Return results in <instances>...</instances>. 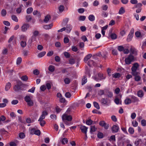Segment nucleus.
I'll use <instances>...</instances> for the list:
<instances>
[{"mask_svg": "<svg viewBox=\"0 0 146 146\" xmlns=\"http://www.w3.org/2000/svg\"><path fill=\"white\" fill-rule=\"evenodd\" d=\"M24 100L27 103L28 106H31L33 105L34 103L33 100V96H26L25 97Z\"/></svg>", "mask_w": 146, "mask_h": 146, "instance_id": "1", "label": "nucleus"}, {"mask_svg": "<svg viewBox=\"0 0 146 146\" xmlns=\"http://www.w3.org/2000/svg\"><path fill=\"white\" fill-rule=\"evenodd\" d=\"M106 78V76L101 73H98L96 77H93V79L97 81L105 79Z\"/></svg>", "mask_w": 146, "mask_h": 146, "instance_id": "2", "label": "nucleus"}, {"mask_svg": "<svg viewBox=\"0 0 146 146\" xmlns=\"http://www.w3.org/2000/svg\"><path fill=\"white\" fill-rule=\"evenodd\" d=\"M139 64L137 63L134 64L133 66L131 68L132 74L133 75H137V73L136 72L137 70L139 67Z\"/></svg>", "mask_w": 146, "mask_h": 146, "instance_id": "3", "label": "nucleus"}, {"mask_svg": "<svg viewBox=\"0 0 146 146\" xmlns=\"http://www.w3.org/2000/svg\"><path fill=\"white\" fill-rule=\"evenodd\" d=\"M22 84L20 81L17 82V84L13 88L14 90L16 92H19L21 90Z\"/></svg>", "mask_w": 146, "mask_h": 146, "instance_id": "4", "label": "nucleus"}, {"mask_svg": "<svg viewBox=\"0 0 146 146\" xmlns=\"http://www.w3.org/2000/svg\"><path fill=\"white\" fill-rule=\"evenodd\" d=\"M62 119L63 121L67 120L69 121H71L72 119V117L68 114L64 113L62 116Z\"/></svg>", "mask_w": 146, "mask_h": 146, "instance_id": "5", "label": "nucleus"}, {"mask_svg": "<svg viewBox=\"0 0 146 146\" xmlns=\"http://www.w3.org/2000/svg\"><path fill=\"white\" fill-rule=\"evenodd\" d=\"M133 59V56L131 54H130L128 57L125 59V62L126 64H129Z\"/></svg>", "mask_w": 146, "mask_h": 146, "instance_id": "6", "label": "nucleus"}, {"mask_svg": "<svg viewBox=\"0 0 146 146\" xmlns=\"http://www.w3.org/2000/svg\"><path fill=\"white\" fill-rule=\"evenodd\" d=\"M142 6V4L141 3H138L136 5H135L133 7V9H134L135 8H137L136 11V12L137 13H139L141 12V7Z\"/></svg>", "mask_w": 146, "mask_h": 146, "instance_id": "7", "label": "nucleus"}, {"mask_svg": "<svg viewBox=\"0 0 146 146\" xmlns=\"http://www.w3.org/2000/svg\"><path fill=\"white\" fill-rule=\"evenodd\" d=\"M119 129V127L117 124L113 125L111 127V130L113 133L118 132Z\"/></svg>", "mask_w": 146, "mask_h": 146, "instance_id": "8", "label": "nucleus"}, {"mask_svg": "<svg viewBox=\"0 0 146 146\" xmlns=\"http://www.w3.org/2000/svg\"><path fill=\"white\" fill-rule=\"evenodd\" d=\"M29 25L28 24H24L21 27V30L23 32L26 31L29 28Z\"/></svg>", "mask_w": 146, "mask_h": 146, "instance_id": "9", "label": "nucleus"}, {"mask_svg": "<svg viewBox=\"0 0 146 146\" xmlns=\"http://www.w3.org/2000/svg\"><path fill=\"white\" fill-rule=\"evenodd\" d=\"M110 103V100L107 98H103L101 100V103L104 105H108Z\"/></svg>", "mask_w": 146, "mask_h": 146, "instance_id": "10", "label": "nucleus"}, {"mask_svg": "<svg viewBox=\"0 0 146 146\" xmlns=\"http://www.w3.org/2000/svg\"><path fill=\"white\" fill-rule=\"evenodd\" d=\"M80 129L82 131L86 134L88 128L84 125H81Z\"/></svg>", "mask_w": 146, "mask_h": 146, "instance_id": "11", "label": "nucleus"}, {"mask_svg": "<svg viewBox=\"0 0 146 146\" xmlns=\"http://www.w3.org/2000/svg\"><path fill=\"white\" fill-rule=\"evenodd\" d=\"M36 37L32 36L29 39L28 43L29 44H31L33 42L36 41Z\"/></svg>", "mask_w": 146, "mask_h": 146, "instance_id": "12", "label": "nucleus"}, {"mask_svg": "<svg viewBox=\"0 0 146 146\" xmlns=\"http://www.w3.org/2000/svg\"><path fill=\"white\" fill-rule=\"evenodd\" d=\"M133 32H132L131 31L129 33L127 38V41L129 42L131 40L133 37Z\"/></svg>", "mask_w": 146, "mask_h": 146, "instance_id": "13", "label": "nucleus"}, {"mask_svg": "<svg viewBox=\"0 0 146 146\" xmlns=\"http://www.w3.org/2000/svg\"><path fill=\"white\" fill-rule=\"evenodd\" d=\"M129 97L131 98L132 103H135L139 101L138 98L133 96H130Z\"/></svg>", "mask_w": 146, "mask_h": 146, "instance_id": "14", "label": "nucleus"}, {"mask_svg": "<svg viewBox=\"0 0 146 146\" xmlns=\"http://www.w3.org/2000/svg\"><path fill=\"white\" fill-rule=\"evenodd\" d=\"M130 54H133L135 56L137 55V52L136 50L134 48H131L130 50Z\"/></svg>", "mask_w": 146, "mask_h": 146, "instance_id": "15", "label": "nucleus"}, {"mask_svg": "<svg viewBox=\"0 0 146 146\" xmlns=\"http://www.w3.org/2000/svg\"><path fill=\"white\" fill-rule=\"evenodd\" d=\"M53 26V24L51 23L49 25H45L43 26V28L45 29L48 30L50 29Z\"/></svg>", "mask_w": 146, "mask_h": 146, "instance_id": "16", "label": "nucleus"}, {"mask_svg": "<svg viewBox=\"0 0 146 146\" xmlns=\"http://www.w3.org/2000/svg\"><path fill=\"white\" fill-rule=\"evenodd\" d=\"M66 32L68 33L70 32L72 28V26L69 24L67 25L66 26Z\"/></svg>", "mask_w": 146, "mask_h": 146, "instance_id": "17", "label": "nucleus"}, {"mask_svg": "<svg viewBox=\"0 0 146 146\" xmlns=\"http://www.w3.org/2000/svg\"><path fill=\"white\" fill-rule=\"evenodd\" d=\"M87 64L88 65L90 66H96V63L94 62L93 60H89L87 62Z\"/></svg>", "mask_w": 146, "mask_h": 146, "instance_id": "18", "label": "nucleus"}, {"mask_svg": "<svg viewBox=\"0 0 146 146\" xmlns=\"http://www.w3.org/2000/svg\"><path fill=\"white\" fill-rule=\"evenodd\" d=\"M124 102L125 104L126 105L132 103L130 98H129L128 97L126 98Z\"/></svg>", "mask_w": 146, "mask_h": 146, "instance_id": "19", "label": "nucleus"}, {"mask_svg": "<svg viewBox=\"0 0 146 146\" xmlns=\"http://www.w3.org/2000/svg\"><path fill=\"white\" fill-rule=\"evenodd\" d=\"M92 56V55L91 54H89L87 55L84 58V61L85 62H87V61Z\"/></svg>", "mask_w": 146, "mask_h": 146, "instance_id": "20", "label": "nucleus"}, {"mask_svg": "<svg viewBox=\"0 0 146 146\" xmlns=\"http://www.w3.org/2000/svg\"><path fill=\"white\" fill-rule=\"evenodd\" d=\"M125 12V8L123 7H122L120 8L118 14L119 15H121L124 13Z\"/></svg>", "mask_w": 146, "mask_h": 146, "instance_id": "21", "label": "nucleus"}, {"mask_svg": "<svg viewBox=\"0 0 146 146\" xmlns=\"http://www.w3.org/2000/svg\"><path fill=\"white\" fill-rule=\"evenodd\" d=\"M50 19L51 17L49 15H47L45 17L44 19V21L45 23H47Z\"/></svg>", "mask_w": 146, "mask_h": 146, "instance_id": "22", "label": "nucleus"}, {"mask_svg": "<svg viewBox=\"0 0 146 146\" xmlns=\"http://www.w3.org/2000/svg\"><path fill=\"white\" fill-rule=\"evenodd\" d=\"M46 54L45 51L41 52L38 54L37 57L38 58H40L44 56Z\"/></svg>", "mask_w": 146, "mask_h": 146, "instance_id": "23", "label": "nucleus"}, {"mask_svg": "<svg viewBox=\"0 0 146 146\" xmlns=\"http://www.w3.org/2000/svg\"><path fill=\"white\" fill-rule=\"evenodd\" d=\"M121 74L119 73H115L112 74V76L115 78H117L120 77Z\"/></svg>", "mask_w": 146, "mask_h": 146, "instance_id": "24", "label": "nucleus"}, {"mask_svg": "<svg viewBox=\"0 0 146 146\" xmlns=\"http://www.w3.org/2000/svg\"><path fill=\"white\" fill-rule=\"evenodd\" d=\"M64 83L66 84H70L71 80L69 78L66 77L65 78L64 80Z\"/></svg>", "mask_w": 146, "mask_h": 146, "instance_id": "25", "label": "nucleus"}, {"mask_svg": "<svg viewBox=\"0 0 146 146\" xmlns=\"http://www.w3.org/2000/svg\"><path fill=\"white\" fill-rule=\"evenodd\" d=\"M11 87V84L10 82H9L7 83L5 87V90L8 91Z\"/></svg>", "mask_w": 146, "mask_h": 146, "instance_id": "26", "label": "nucleus"}, {"mask_svg": "<svg viewBox=\"0 0 146 146\" xmlns=\"http://www.w3.org/2000/svg\"><path fill=\"white\" fill-rule=\"evenodd\" d=\"M88 19L89 21H93L95 20V17L93 15H90L89 16Z\"/></svg>", "mask_w": 146, "mask_h": 146, "instance_id": "27", "label": "nucleus"}, {"mask_svg": "<svg viewBox=\"0 0 146 146\" xmlns=\"http://www.w3.org/2000/svg\"><path fill=\"white\" fill-rule=\"evenodd\" d=\"M90 127V132L91 133H93V132L96 131V128L95 126H91Z\"/></svg>", "mask_w": 146, "mask_h": 146, "instance_id": "28", "label": "nucleus"}, {"mask_svg": "<svg viewBox=\"0 0 146 146\" xmlns=\"http://www.w3.org/2000/svg\"><path fill=\"white\" fill-rule=\"evenodd\" d=\"M21 78L23 81H27L28 79V78L26 75H24L22 76Z\"/></svg>", "mask_w": 146, "mask_h": 146, "instance_id": "29", "label": "nucleus"}, {"mask_svg": "<svg viewBox=\"0 0 146 146\" xmlns=\"http://www.w3.org/2000/svg\"><path fill=\"white\" fill-rule=\"evenodd\" d=\"M22 59L20 57H18L17 59L16 64L17 65H19L21 62Z\"/></svg>", "mask_w": 146, "mask_h": 146, "instance_id": "30", "label": "nucleus"}, {"mask_svg": "<svg viewBox=\"0 0 146 146\" xmlns=\"http://www.w3.org/2000/svg\"><path fill=\"white\" fill-rule=\"evenodd\" d=\"M137 95L139 97L141 98L143 96V91L141 90L137 92Z\"/></svg>", "mask_w": 146, "mask_h": 146, "instance_id": "31", "label": "nucleus"}, {"mask_svg": "<svg viewBox=\"0 0 146 146\" xmlns=\"http://www.w3.org/2000/svg\"><path fill=\"white\" fill-rule=\"evenodd\" d=\"M87 80L86 77L85 76H84V78L82 80V85H84L87 82Z\"/></svg>", "mask_w": 146, "mask_h": 146, "instance_id": "32", "label": "nucleus"}, {"mask_svg": "<svg viewBox=\"0 0 146 146\" xmlns=\"http://www.w3.org/2000/svg\"><path fill=\"white\" fill-rule=\"evenodd\" d=\"M20 39L22 41H26L27 40V37L25 35H22L20 36Z\"/></svg>", "mask_w": 146, "mask_h": 146, "instance_id": "33", "label": "nucleus"}, {"mask_svg": "<svg viewBox=\"0 0 146 146\" xmlns=\"http://www.w3.org/2000/svg\"><path fill=\"white\" fill-rule=\"evenodd\" d=\"M113 96V93L110 92H108L106 94V96L108 98H111Z\"/></svg>", "mask_w": 146, "mask_h": 146, "instance_id": "34", "label": "nucleus"}, {"mask_svg": "<svg viewBox=\"0 0 146 146\" xmlns=\"http://www.w3.org/2000/svg\"><path fill=\"white\" fill-rule=\"evenodd\" d=\"M64 56L66 58H69L70 56V54L68 52H65L63 53Z\"/></svg>", "mask_w": 146, "mask_h": 146, "instance_id": "35", "label": "nucleus"}, {"mask_svg": "<svg viewBox=\"0 0 146 146\" xmlns=\"http://www.w3.org/2000/svg\"><path fill=\"white\" fill-rule=\"evenodd\" d=\"M86 18V17L85 16H81L79 17L78 18V20L80 21H84Z\"/></svg>", "mask_w": 146, "mask_h": 146, "instance_id": "36", "label": "nucleus"}, {"mask_svg": "<svg viewBox=\"0 0 146 146\" xmlns=\"http://www.w3.org/2000/svg\"><path fill=\"white\" fill-rule=\"evenodd\" d=\"M33 10V9L32 7H29L28 8L27 10V13L28 14L31 13Z\"/></svg>", "mask_w": 146, "mask_h": 146, "instance_id": "37", "label": "nucleus"}, {"mask_svg": "<svg viewBox=\"0 0 146 146\" xmlns=\"http://www.w3.org/2000/svg\"><path fill=\"white\" fill-rule=\"evenodd\" d=\"M21 45L22 47H25L26 45V41H22L21 42Z\"/></svg>", "mask_w": 146, "mask_h": 146, "instance_id": "38", "label": "nucleus"}, {"mask_svg": "<svg viewBox=\"0 0 146 146\" xmlns=\"http://www.w3.org/2000/svg\"><path fill=\"white\" fill-rule=\"evenodd\" d=\"M102 8L103 10L106 11L108 10V7L107 5L104 4L102 5Z\"/></svg>", "mask_w": 146, "mask_h": 146, "instance_id": "39", "label": "nucleus"}, {"mask_svg": "<svg viewBox=\"0 0 146 146\" xmlns=\"http://www.w3.org/2000/svg\"><path fill=\"white\" fill-rule=\"evenodd\" d=\"M93 104L94 106L98 109H100V106L97 102H93Z\"/></svg>", "mask_w": 146, "mask_h": 146, "instance_id": "40", "label": "nucleus"}, {"mask_svg": "<svg viewBox=\"0 0 146 146\" xmlns=\"http://www.w3.org/2000/svg\"><path fill=\"white\" fill-rule=\"evenodd\" d=\"M68 141V139L66 138H63L61 141V143L62 144H65Z\"/></svg>", "mask_w": 146, "mask_h": 146, "instance_id": "41", "label": "nucleus"}, {"mask_svg": "<svg viewBox=\"0 0 146 146\" xmlns=\"http://www.w3.org/2000/svg\"><path fill=\"white\" fill-rule=\"evenodd\" d=\"M48 70L50 72H53L54 70V66L52 65L50 66L48 68Z\"/></svg>", "mask_w": 146, "mask_h": 146, "instance_id": "42", "label": "nucleus"}, {"mask_svg": "<svg viewBox=\"0 0 146 146\" xmlns=\"http://www.w3.org/2000/svg\"><path fill=\"white\" fill-rule=\"evenodd\" d=\"M1 15L3 17H4L6 15L7 12L5 9H3L1 11Z\"/></svg>", "mask_w": 146, "mask_h": 146, "instance_id": "43", "label": "nucleus"}, {"mask_svg": "<svg viewBox=\"0 0 146 146\" xmlns=\"http://www.w3.org/2000/svg\"><path fill=\"white\" fill-rule=\"evenodd\" d=\"M11 19L13 20L16 22H17L18 21V20L17 19V17L15 15H12L11 16Z\"/></svg>", "mask_w": 146, "mask_h": 146, "instance_id": "44", "label": "nucleus"}, {"mask_svg": "<svg viewBox=\"0 0 146 146\" xmlns=\"http://www.w3.org/2000/svg\"><path fill=\"white\" fill-rule=\"evenodd\" d=\"M99 2L97 0H95L93 3V5L94 6H97L99 5Z\"/></svg>", "mask_w": 146, "mask_h": 146, "instance_id": "45", "label": "nucleus"}, {"mask_svg": "<svg viewBox=\"0 0 146 146\" xmlns=\"http://www.w3.org/2000/svg\"><path fill=\"white\" fill-rule=\"evenodd\" d=\"M133 126L134 127H136L138 126V123L136 121H133L132 122Z\"/></svg>", "mask_w": 146, "mask_h": 146, "instance_id": "46", "label": "nucleus"}, {"mask_svg": "<svg viewBox=\"0 0 146 146\" xmlns=\"http://www.w3.org/2000/svg\"><path fill=\"white\" fill-rule=\"evenodd\" d=\"M59 11L60 12H62L64 9V7L62 5H60L58 8Z\"/></svg>", "mask_w": 146, "mask_h": 146, "instance_id": "47", "label": "nucleus"}, {"mask_svg": "<svg viewBox=\"0 0 146 146\" xmlns=\"http://www.w3.org/2000/svg\"><path fill=\"white\" fill-rule=\"evenodd\" d=\"M33 73L35 75H38L39 74L40 72L38 70L35 69L33 70Z\"/></svg>", "mask_w": 146, "mask_h": 146, "instance_id": "48", "label": "nucleus"}, {"mask_svg": "<svg viewBox=\"0 0 146 146\" xmlns=\"http://www.w3.org/2000/svg\"><path fill=\"white\" fill-rule=\"evenodd\" d=\"M115 103L117 105H118L120 104V100L118 98H116L114 100Z\"/></svg>", "mask_w": 146, "mask_h": 146, "instance_id": "49", "label": "nucleus"}, {"mask_svg": "<svg viewBox=\"0 0 146 146\" xmlns=\"http://www.w3.org/2000/svg\"><path fill=\"white\" fill-rule=\"evenodd\" d=\"M38 34L39 32L38 31H35L33 32V35L32 36L36 37V36L38 35Z\"/></svg>", "mask_w": 146, "mask_h": 146, "instance_id": "50", "label": "nucleus"}, {"mask_svg": "<svg viewBox=\"0 0 146 146\" xmlns=\"http://www.w3.org/2000/svg\"><path fill=\"white\" fill-rule=\"evenodd\" d=\"M128 131L129 133L131 134H133L134 132V129L132 127H130Z\"/></svg>", "mask_w": 146, "mask_h": 146, "instance_id": "51", "label": "nucleus"}, {"mask_svg": "<svg viewBox=\"0 0 146 146\" xmlns=\"http://www.w3.org/2000/svg\"><path fill=\"white\" fill-rule=\"evenodd\" d=\"M19 137L21 139H23L25 137V135L24 133H21L19 134Z\"/></svg>", "mask_w": 146, "mask_h": 146, "instance_id": "52", "label": "nucleus"}, {"mask_svg": "<svg viewBox=\"0 0 146 146\" xmlns=\"http://www.w3.org/2000/svg\"><path fill=\"white\" fill-rule=\"evenodd\" d=\"M38 121H39L40 122V125L42 126H43L45 124V121L42 120H38Z\"/></svg>", "mask_w": 146, "mask_h": 146, "instance_id": "53", "label": "nucleus"}, {"mask_svg": "<svg viewBox=\"0 0 146 146\" xmlns=\"http://www.w3.org/2000/svg\"><path fill=\"white\" fill-rule=\"evenodd\" d=\"M29 130L30 131V133L32 134H34L35 133V129L34 128H29Z\"/></svg>", "mask_w": 146, "mask_h": 146, "instance_id": "54", "label": "nucleus"}, {"mask_svg": "<svg viewBox=\"0 0 146 146\" xmlns=\"http://www.w3.org/2000/svg\"><path fill=\"white\" fill-rule=\"evenodd\" d=\"M135 76V81H138L140 80L141 78L139 76L137 75H136Z\"/></svg>", "mask_w": 146, "mask_h": 146, "instance_id": "55", "label": "nucleus"}, {"mask_svg": "<svg viewBox=\"0 0 146 146\" xmlns=\"http://www.w3.org/2000/svg\"><path fill=\"white\" fill-rule=\"evenodd\" d=\"M72 50L74 52H77L78 50V49L75 46H72Z\"/></svg>", "mask_w": 146, "mask_h": 146, "instance_id": "56", "label": "nucleus"}, {"mask_svg": "<svg viewBox=\"0 0 146 146\" xmlns=\"http://www.w3.org/2000/svg\"><path fill=\"white\" fill-rule=\"evenodd\" d=\"M26 19L27 22H29L32 19V18L30 15H27L26 17Z\"/></svg>", "mask_w": 146, "mask_h": 146, "instance_id": "57", "label": "nucleus"}, {"mask_svg": "<svg viewBox=\"0 0 146 146\" xmlns=\"http://www.w3.org/2000/svg\"><path fill=\"white\" fill-rule=\"evenodd\" d=\"M33 14L34 15H37L38 17H40V13H38L37 10H35L33 12Z\"/></svg>", "mask_w": 146, "mask_h": 146, "instance_id": "58", "label": "nucleus"}, {"mask_svg": "<svg viewBox=\"0 0 146 146\" xmlns=\"http://www.w3.org/2000/svg\"><path fill=\"white\" fill-rule=\"evenodd\" d=\"M141 125L143 126H145L146 125V121L145 119H143L141 121Z\"/></svg>", "mask_w": 146, "mask_h": 146, "instance_id": "59", "label": "nucleus"}, {"mask_svg": "<svg viewBox=\"0 0 146 146\" xmlns=\"http://www.w3.org/2000/svg\"><path fill=\"white\" fill-rule=\"evenodd\" d=\"M93 121L90 119L87 120L86 121V124L88 125H90L92 123Z\"/></svg>", "mask_w": 146, "mask_h": 146, "instance_id": "60", "label": "nucleus"}, {"mask_svg": "<svg viewBox=\"0 0 146 146\" xmlns=\"http://www.w3.org/2000/svg\"><path fill=\"white\" fill-rule=\"evenodd\" d=\"M130 2L131 3L133 4H137L138 1L137 0H131Z\"/></svg>", "mask_w": 146, "mask_h": 146, "instance_id": "61", "label": "nucleus"}, {"mask_svg": "<svg viewBox=\"0 0 146 146\" xmlns=\"http://www.w3.org/2000/svg\"><path fill=\"white\" fill-rule=\"evenodd\" d=\"M75 63L74 60L73 58H71L69 60V63L71 64H73Z\"/></svg>", "mask_w": 146, "mask_h": 146, "instance_id": "62", "label": "nucleus"}, {"mask_svg": "<svg viewBox=\"0 0 146 146\" xmlns=\"http://www.w3.org/2000/svg\"><path fill=\"white\" fill-rule=\"evenodd\" d=\"M104 91L103 90H100L98 91V94L101 96L104 94Z\"/></svg>", "mask_w": 146, "mask_h": 146, "instance_id": "63", "label": "nucleus"}, {"mask_svg": "<svg viewBox=\"0 0 146 146\" xmlns=\"http://www.w3.org/2000/svg\"><path fill=\"white\" fill-rule=\"evenodd\" d=\"M112 3L114 5H116L119 4V1L118 0H113Z\"/></svg>", "mask_w": 146, "mask_h": 146, "instance_id": "64", "label": "nucleus"}]
</instances>
